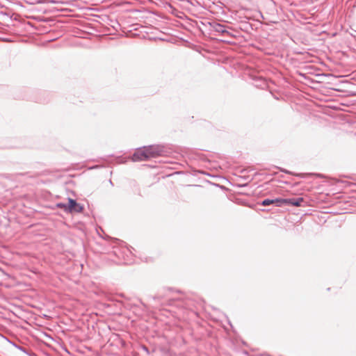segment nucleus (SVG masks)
<instances>
[{
	"label": "nucleus",
	"mask_w": 356,
	"mask_h": 356,
	"mask_svg": "<svg viewBox=\"0 0 356 356\" xmlns=\"http://www.w3.org/2000/svg\"><path fill=\"white\" fill-rule=\"evenodd\" d=\"M161 150L154 146L144 147L138 149L132 156L134 161H140L154 158L160 154Z\"/></svg>",
	"instance_id": "obj_1"
},
{
	"label": "nucleus",
	"mask_w": 356,
	"mask_h": 356,
	"mask_svg": "<svg viewBox=\"0 0 356 356\" xmlns=\"http://www.w3.org/2000/svg\"><path fill=\"white\" fill-rule=\"evenodd\" d=\"M303 202V198L300 197L297 200L294 199H282L277 198L275 200L266 199L262 201L261 205L268 206L270 204H275L277 207H281L283 204H291L293 206L299 207Z\"/></svg>",
	"instance_id": "obj_2"
},
{
	"label": "nucleus",
	"mask_w": 356,
	"mask_h": 356,
	"mask_svg": "<svg viewBox=\"0 0 356 356\" xmlns=\"http://www.w3.org/2000/svg\"><path fill=\"white\" fill-rule=\"evenodd\" d=\"M68 212H76L81 213L83 211V207L79 204L76 203V202L71 198L69 199V204L67 206Z\"/></svg>",
	"instance_id": "obj_3"
},
{
	"label": "nucleus",
	"mask_w": 356,
	"mask_h": 356,
	"mask_svg": "<svg viewBox=\"0 0 356 356\" xmlns=\"http://www.w3.org/2000/svg\"><path fill=\"white\" fill-rule=\"evenodd\" d=\"M67 206L68 204H63V203H58L57 204V207L60 209H63L65 211H67L68 212V208H67Z\"/></svg>",
	"instance_id": "obj_4"
}]
</instances>
